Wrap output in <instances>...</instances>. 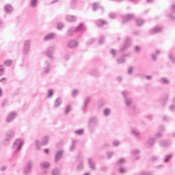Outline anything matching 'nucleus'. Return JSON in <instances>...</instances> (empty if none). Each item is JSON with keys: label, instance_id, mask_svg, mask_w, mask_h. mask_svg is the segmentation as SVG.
Masks as SVG:
<instances>
[{"label": "nucleus", "instance_id": "nucleus-59", "mask_svg": "<svg viewBox=\"0 0 175 175\" xmlns=\"http://www.w3.org/2000/svg\"><path fill=\"white\" fill-rule=\"evenodd\" d=\"M139 152H140V151L139 150H137V149H136V150L133 151V154L134 155H136V154H139Z\"/></svg>", "mask_w": 175, "mask_h": 175}, {"label": "nucleus", "instance_id": "nucleus-20", "mask_svg": "<svg viewBox=\"0 0 175 175\" xmlns=\"http://www.w3.org/2000/svg\"><path fill=\"white\" fill-rule=\"evenodd\" d=\"M88 163L90 169H92V170H95V163L94 162V160L92 159H88Z\"/></svg>", "mask_w": 175, "mask_h": 175}, {"label": "nucleus", "instance_id": "nucleus-6", "mask_svg": "<svg viewBox=\"0 0 175 175\" xmlns=\"http://www.w3.org/2000/svg\"><path fill=\"white\" fill-rule=\"evenodd\" d=\"M131 44H132V43L131 42V38L130 37H126L124 44L120 49V51H125V50H126V49H129V47H131Z\"/></svg>", "mask_w": 175, "mask_h": 175}, {"label": "nucleus", "instance_id": "nucleus-7", "mask_svg": "<svg viewBox=\"0 0 175 175\" xmlns=\"http://www.w3.org/2000/svg\"><path fill=\"white\" fill-rule=\"evenodd\" d=\"M32 169V161H29L27 163V165L24 168L23 173L25 174H28L29 173H31V170Z\"/></svg>", "mask_w": 175, "mask_h": 175}, {"label": "nucleus", "instance_id": "nucleus-37", "mask_svg": "<svg viewBox=\"0 0 175 175\" xmlns=\"http://www.w3.org/2000/svg\"><path fill=\"white\" fill-rule=\"evenodd\" d=\"M64 25L63 23H59L57 25V29H59V31H61V29H62V28H64Z\"/></svg>", "mask_w": 175, "mask_h": 175}, {"label": "nucleus", "instance_id": "nucleus-34", "mask_svg": "<svg viewBox=\"0 0 175 175\" xmlns=\"http://www.w3.org/2000/svg\"><path fill=\"white\" fill-rule=\"evenodd\" d=\"M9 144H10V139L5 138V139L3 142V145L6 147L9 146Z\"/></svg>", "mask_w": 175, "mask_h": 175}, {"label": "nucleus", "instance_id": "nucleus-53", "mask_svg": "<svg viewBox=\"0 0 175 175\" xmlns=\"http://www.w3.org/2000/svg\"><path fill=\"white\" fill-rule=\"evenodd\" d=\"M132 73H133V68L129 67V70H128V74L129 75H132Z\"/></svg>", "mask_w": 175, "mask_h": 175}, {"label": "nucleus", "instance_id": "nucleus-4", "mask_svg": "<svg viewBox=\"0 0 175 175\" xmlns=\"http://www.w3.org/2000/svg\"><path fill=\"white\" fill-rule=\"evenodd\" d=\"M88 126L90 129L92 130L98 126V120L95 118H92L89 120Z\"/></svg>", "mask_w": 175, "mask_h": 175}, {"label": "nucleus", "instance_id": "nucleus-39", "mask_svg": "<svg viewBox=\"0 0 175 175\" xmlns=\"http://www.w3.org/2000/svg\"><path fill=\"white\" fill-rule=\"evenodd\" d=\"M77 2V0H71V8H72V9H75Z\"/></svg>", "mask_w": 175, "mask_h": 175}, {"label": "nucleus", "instance_id": "nucleus-36", "mask_svg": "<svg viewBox=\"0 0 175 175\" xmlns=\"http://www.w3.org/2000/svg\"><path fill=\"white\" fill-rule=\"evenodd\" d=\"M59 173H61V171L59 169H55L52 171L53 175H59Z\"/></svg>", "mask_w": 175, "mask_h": 175}, {"label": "nucleus", "instance_id": "nucleus-61", "mask_svg": "<svg viewBox=\"0 0 175 175\" xmlns=\"http://www.w3.org/2000/svg\"><path fill=\"white\" fill-rule=\"evenodd\" d=\"M111 54H112V55H113V57H116V50L111 49Z\"/></svg>", "mask_w": 175, "mask_h": 175}, {"label": "nucleus", "instance_id": "nucleus-60", "mask_svg": "<svg viewBox=\"0 0 175 175\" xmlns=\"http://www.w3.org/2000/svg\"><path fill=\"white\" fill-rule=\"evenodd\" d=\"M171 10L173 12V13H175V4L171 6Z\"/></svg>", "mask_w": 175, "mask_h": 175}, {"label": "nucleus", "instance_id": "nucleus-47", "mask_svg": "<svg viewBox=\"0 0 175 175\" xmlns=\"http://www.w3.org/2000/svg\"><path fill=\"white\" fill-rule=\"evenodd\" d=\"M99 44H102L103 43H105V37L101 36L98 40Z\"/></svg>", "mask_w": 175, "mask_h": 175}, {"label": "nucleus", "instance_id": "nucleus-55", "mask_svg": "<svg viewBox=\"0 0 175 175\" xmlns=\"http://www.w3.org/2000/svg\"><path fill=\"white\" fill-rule=\"evenodd\" d=\"M152 161H158L159 159V157L158 156H153L151 158Z\"/></svg>", "mask_w": 175, "mask_h": 175}, {"label": "nucleus", "instance_id": "nucleus-5", "mask_svg": "<svg viewBox=\"0 0 175 175\" xmlns=\"http://www.w3.org/2000/svg\"><path fill=\"white\" fill-rule=\"evenodd\" d=\"M55 49H54V46H50L49 49L46 51V55L49 58V59H53L54 58V51Z\"/></svg>", "mask_w": 175, "mask_h": 175}, {"label": "nucleus", "instance_id": "nucleus-40", "mask_svg": "<svg viewBox=\"0 0 175 175\" xmlns=\"http://www.w3.org/2000/svg\"><path fill=\"white\" fill-rule=\"evenodd\" d=\"M110 109H104V116H105V117H107V116H109L110 114Z\"/></svg>", "mask_w": 175, "mask_h": 175}, {"label": "nucleus", "instance_id": "nucleus-41", "mask_svg": "<svg viewBox=\"0 0 175 175\" xmlns=\"http://www.w3.org/2000/svg\"><path fill=\"white\" fill-rule=\"evenodd\" d=\"M91 74L92 75V76H94L95 77H98V76H99V72L96 70H93L91 72Z\"/></svg>", "mask_w": 175, "mask_h": 175}, {"label": "nucleus", "instance_id": "nucleus-18", "mask_svg": "<svg viewBox=\"0 0 175 175\" xmlns=\"http://www.w3.org/2000/svg\"><path fill=\"white\" fill-rule=\"evenodd\" d=\"M172 143L169 141H161L159 142V145L161 147H170Z\"/></svg>", "mask_w": 175, "mask_h": 175}, {"label": "nucleus", "instance_id": "nucleus-35", "mask_svg": "<svg viewBox=\"0 0 175 175\" xmlns=\"http://www.w3.org/2000/svg\"><path fill=\"white\" fill-rule=\"evenodd\" d=\"M84 169V165L83 163H79L77 167V170L80 171Z\"/></svg>", "mask_w": 175, "mask_h": 175}, {"label": "nucleus", "instance_id": "nucleus-30", "mask_svg": "<svg viewBox=\"0 0 175 175\" xmlns=\"http://www.w3.org/2000/svg\"><path fill=\"white\" fill-rule=\"evenodd\" d=\"M40 166L42 167V169H47V167L50 166V163L47 162H43L40 163Z\"/></svg>", "mask_w": 175, "mask_h": 175}, {"label": "nucleus", "instance_id": "nucleus-3", "mask_svg": "<svg viewBox=\"0 0 175 175\" xmlns=\"http://www.w3.org/2000/svg\"><path fill=\"white\" fill-rule=\"evenodd\" d=\"M23 144H24V141H23L21 139H17L14 143L13 148L14 150H16L17 151H19V150L21 149V147H23Z\"/></svg>", "mask_w": 175, "mask_h": 175}, {"label": "nucleus", "instance_id": "nucleus-1", "mask_svg": "<svg viewBox=\"0 0 175 175\" xmlns=\"http://www.w3.org/2000/svg\"><path fill=\"white\" fill-rule=\"evenodd\" d=\"M80 31H85V26H84V24L83 23H81L77 27H70L68 31V35L69 36H73V33H76V32Z\"/></svg>", "mask_w": 175, "mask_h": 175}, {"label": "nucleus", "instance_id": "nucleus-44", "mask_svg": "<svg viewBox=\"0 0 175 175\" xmlns=\"http://www.w3.org/2000/svg\"><path fill=\"white\" fill-rule=\"evenodd\" d=\"M52 95H54V91L51 89L48 91V98H51Z\"/></svg>", "mask_w": 175, "mask_h": 175}, {"label": "nucleus", "instance_id": "nucleus-9", "mask_svg": "<svg viewBox=\"0 0 175 175\" xmlns=\"http://www.w3.org/2000/svg\"><path fill=\"white\" fill-rule=\"evenodd\" d=\"M135 15L129 14L123 17L122 24H125V23H129L131 20L133 19Z\"/></svg>", "mask_w": 175, "mask_h": 175}, {"label": "nucleus", "instance_id": "nucleus-54", "mask_svg": "<svg viewBox=\"0 0 175 175\" xmlns=\"http://www.w3.org/2000/svg\"><path fill=\"white\" fill-rule=\"evenodd\" d=\"M113 144L114 147H118V146H120V142L118 141H113Z\"/></svg>", "mask_w": 175, "mask_h": 175}, {"label": "nucleus", "instance_id": "nucleus-32", "mask_svg": "<svg viewBox=\"0 0 175 175\" xmlns=\"http://www.w3.org/2000/svg\"><path fill=\"white\" fill-rule=\"evenodd\" d=\"M159 82H160L161 84H169V79H167V78H161V79L159 80Z\"/></svg>", "mask_w": 175, "mask_h": 175}, {"label": "nucleus", "instance_id": "nucleus-58", "mask_svg": "<svg viewBox=\"0 0 175 175\" xmlns=\"http://www.w3.org/2000/svg\"><path fill=\"white\" fill-rule=\"evenodd\" d=\"M135 51L137 53H140V47H139L138 46H136L135 48Z\"/></svg>", "mask_w": 175, "mask_h": 175}, {"label": "nucleus", "instance_id": "nucleus-31", "mask_svg": "<svg viewBox=\"0 0 175 175\" xmlns=\"http://www.w3.org/2000/svg\"><path fill=\"white\" fill-rule=\"evenodd\" d=\"M48 143H49V137H44V138H42V146H47Z\"/></svg>", "mask_w": 175, "mask_h": 175}, {"label": "nucleus", "instance_id": "nucleus-28", "mask_svg": "<svg viewBox=\"0 0 175 175\" xmlns=\"http://www.w3.org/2000/svg\"><path fill=\"white\" fill-rule=\"evenodd\" d=\"M90 100H91V98L86 97L84 100V105L83 107L85 109L88 106V103H90Z\"/></svg>", "mask_w": 175, "mask_h": 175}, {"label": "nucleus", "instance_id": "nucleus-62", "mask_svg": "<svg viewBox=\"0 0 175 175\" xmlns=\"http://www.w3.org/2000/svg\"><path fill=\"white\" fill-rule=\"evenodd\" d=\"M100 170H102V172H106V170H107V167L106 166L102 167L100 168Z\"/></svg>", "mask_w": 175, "mask_h": 175}, {"label": "nucleus", "instance_id": "nucleus-38", "mask_svg": "<svg viewBox=\"0 0 175 175\" xmlns=\"http://www.w3.org/2000/svg\"><path fill=\"white\" fill-rule=\"evenodd\" d=\"M124 62H125V57H124L123 56L120 59H117L118 64H124Z\"/></svg>", "mask_w": 175, "mask_h": 175}, {"label": "nucleus", "instance_id": "nucleus-45", "mask_svg": "<svg viewBox=\"0 0 175 175\" xmlns=\"http://www.w3.org/2000/svg\"><path fill=\"white\" fill-rule=\"evenodd\" d=\"M5 66H10V65H12V60H6L5 62H4Z\"/></svg>", "mask_w": 175, "mask_h": 175}, {"label": "nucleus", "instance_id": "nucleus-25", "mask_svg": "<svg viewBox=\"0 0 175 175\" xmlns=\"http://www.w3.org/2000/svg\"><path fill=\"white\" fill-rule=\"evenodd\" d=\"M5 10L7 12V13H10V12H13V7L8 4L5 6Z\"/></svg>", "mask_w": 175, "mask_h": 175}, {"label": "nucleus", "instance_id": "nucleus-17", "mask_svg": "<svg viewBox=\"0 0 175 175\" xmlns=\"http://www.w3.org/2000/svg\"><path fill=\"white\" fill-rule=\"evenodd\" d=\"M162 31V27H156L152 30L150 31V35H154V33H158L159 32Z\"/></svg>", "mask_w": 175, "mask_h": 175}, {"label": "nucleus", "instance_id": "nucleus-64", "mask_svg": "<svg viewBox=\"0 0 175 175\" xmlns=\"http://www.w3.org/2000/svg\"><path fill=\"white\" fill-rule=\"evenodd\" d=\"M124 58V57H131V53H126L122 56Z\"/></svg>", "mask_w": 175, "mask_h": 175}, {"label": "nucleus", "instance_id": "nucleus-14", "mask_svg": "<svg viewBox=\"0 0 175 175\" xmlns=\"http://www.w3.org/2000/svg\"><path fill=\"white\" fill-rule=\"evenodd\" d=\"M13 137H14V131H13L12 130H9L8 131H7L5 138L12 140Z\"/></svg>", "mask_w": 175, "mask_h": 175}, {"label": "nucleus", "instance_id": "nucleus-16", "mask_svg": "<svg viewBox=\"0 0 175 175\" xmlns=\"http://www.w3.org/2000/svg\"><path fill=\"white\" fill-rule=\"evenodd\" d=\"M55 33H51L45 36L44 40H53V39H55Z\"/></svg>", "mask_w": 175, "mask_h": 175}, {"label": "nucleus", "instance_id": "nucleus-49", "mask_svg": "<svg viewBox=\"0 0 175 175\" xmlns=\"http://www.w3.org/2000/svg\"><path fill=\"white\" fill-rule=\"evenodd\" d=\"M5 73V70L3 68V66H0V76H2Z\"/></svg>", "mask_w": 175, "mask_h": 175}, {"label": "nucleus", "instance_id": "nucleus-19", "mask_svg": "<svg viewBox=\"0 0 175 175\" xmlns=\"http://www.w3.org/2000/svg\"><path fill=\"white\" fill-rule=\"evenodd\" d=\"M173 158V154H166L164 157L163 162L164 163H169V161Z\"/></svg>", "mask_w": 175, "mask_h": 175}, {"label": "nucleus", "instance_id": "nucleus-13", "mask_svg": "<svg viewBox=\"0 0 175 175\" xmlns=\"http://www.w3.org/2000/svg\"><path fill=\"white\" fill-rule=\"evenodd\" d=\"M77 41L71 40L68 42V47H69V49H75V47H77Z\"/></svg>", "mask_w": 175, "mask_h": 175}, {"label": "nucleus", "instance_id": "nucleus-51", "mask_svg": "<svg viewBox=\"0 0 175 175\" xmlns=\"http://www.w3.org/2000/svg\"><path fill=\"white\" fill-rule=\"evenodd\" d=\"M119 172L120 173H126V170H125L124 167H120L119 168Z\"/></svg>", "mask_w": 175, "mask_h": 175}, {"label": "nucleus", "instance_id": "nucleus-27", "mask_svg": "<svg viewBox=\"0 0 175 175\" xmlns=\"http://www.w3.org/2000/svg\"><path fill=\"white\" fill-rule=\"evenodd\" d=\"M30 6H31V8H36V6H38V0H31Z\"/></svg>", "mask_w": 175, "mask_h": 175}, {"label": "nucleus", "instance_id": "nucleus-52", "mask_svg": "<svg viewBox=\"0 0 175 175\" xmlns=\"http://www.w3.org/2000/svg\"><path fill=\"white\" fill-rule=\"evenodd\" d=\"M118 163H119L120 165H122V163H125V159H120V160H118Z\"/></svg>", "mask_w": 175, "mask_h": 175}, {"label": "nucleus", "instance_id": "nucleus-12", "mask_svg": "<svg viewBox=\"0 0 175 175\" xmlns=\"http://www.w3.org/2000/svg\"><path fill=\"white\" fill-rule=\"evenodd\" d=\"M155 143V139L154 138H150L147 140L146 143V146L148 148H151L154 146Z\"/></svg>", "mask_w": 175, "mask_h": 175}, {"label": "nucleus", "instance_id": "nucleus-42", "mask_svg": "<svg viewBox=\"0 0 175 175\" xmlns=\"http://www.w3.org/2000/svg\"><path fill=\"white\" fill-rule=\"evenodd\" d=\"M75 133L76 135H83V133H84V130H83V129L77 130L75 131Z\"/></svg>", "mask_w": 175, "mask_h": 175}, {"label": "nucleus", "instance_id": "nucleus-29", "mask_svg": "<svg viewBox=\"0 0 175 175\" xmlns=\"http://www.w3.org/2000/svg\"><path fill=\"white\" fill-rule=\"evenodd\" d=\"M61 103H62V100H61V98H57L54 103V107H58Z\"/></svg>", "mask_w": 175, "mask_h": 175}, {"label": "nucleus", "instance_id": "nucleus-46", "mask_svg": "<svg viewBox=\"0 0 175 175\" xmlns=\"http://www.w3.org/2000/svg\"><path fill=\"white\" fill-rule=\"evenodd\" d=\"M71 107L70 105H68L66 107L65 114H68L69 111H70Z\"/></svg>", "mask_w": 175, "mask_h": 175}, {"label": "nucleus", "instance_id": "nucleus-63", "mask_svg": "<svg viewBox=\"0 0 175 175\" xmlns=\"http://www.w3.org/2000/svg\"><path fill=\"white\" fill-rule=\"evenodd\" d=\"M161 136H162V134L161 133H157L155 134L156 137H161Z\"/></svg>", "mask_w": 175, "mask_h": 175}, {"label": "nucleus", "instance_id": "nucleus-33", "mask_svg": "<svg viewBox=\"0 0 175 175\" xmlns=\"http://www.w3.org/2000/svg\"><path fill=\"white\" fill-rule=\"evenodd\" d=\"M136 23H137V25L138 27H140V26L143 25V24H144V21L143 19L139 18V19L136 20Z\"/></svg>", "mask_w": 175, "mask_h": 175}, {"label": "nucleus", "instance_id": "nucleus-24", "mask_svg": "<svg viewBox=\"0 0 175 175\" xmlns=\"http://www.w3.org/2000/svg\"><path fill=\"white\" fill-rule=\"evenodd\" d=\"M46 66L44 68V73H49L50 72V69H51V68L50 67V64H49L48 62H46Z\"/></svg>", "mask_w": 175, "mask_h": 175}, {"label": "nucleus", "instance_id": "nucleus-43", "mask_svg": "<svg viewBox=\"0 0 175 175\" xmlns=\"http://www.w3.org/2000/svg\"><path fill=\"white\" fill-rule=\"evenodd\" d=\"M77 94H79V90H74L72 92V96L75 98L76 97V95H77Z\"/></svg>", "mask_w": 175, "mask_h": 175}, {"label": "nucleus", "instance_id": "nucleus-23", "mask_svg": "<svg viewBox=\"0 0 175 175\" xmlns=\"http://www.w3.org/2000/svg\"><path fill=\"white\" fill-rule=\"evenodd\" d=\"M77 144V140L74 139L72 142V144L70 147V151H75V149L76 148V144Z\"/></svg>", "mask_w": 175, "mask_h": 175}, {"label": "nucleus", "instance_id": "nucleus-50", "mask_svg": "<svg viewBox=\"0 0 175 175\" xmlns=\"http://www.w3.org/2000/svg\"><path fill=\"white\" fill-rule=\"evenodd\" d=\"M36 150H40V144L39 143V140L36 141Z\"/></svg>", "mask_w": 175, "mask_h": 175}, {"label": "nucleus", "instance_id": "nucleus-48", "mask_svg": "<svg viewBox=\"0 0 175 175\" xmlns=\"http://www.w3.org/2000/svg\"><path fill=\"white\" fill-rule=\"evenodd\" d=\"M152 172H142L139 175H152Z\"/></svg>", "mask_w": 175, "mask_h": 175}, {"label": "nucleus", "instance_id": "nucleus-26", "mask_svg": "<svg viewBox=\"0 0 175 175\" xmlns=\"http://www.w3.org/2000/svg\"><path fill=\"white\" fill-rule=\"evenodd\" d=\"M131 133L132 135H133L134 136H135L136 137H138V136H139L140 135V133L137 131V129H133L132 131H131Z\"/></svg>", "mask_w": 175, "mask_h": 175}, {"label": "nucleus", "instance_id": "nucleus-21", "mask_svg": "<svg viewBox=\"0 0 175 175\" xmlns=\"http://www.w3.org/2000/svg\"><path fill=\"white\" fill-rule=\"evenodd\" d=\"M105 24H106V21L100 19V20L96 21V25H97V27H103Z\"/></svg>", "mask_w": 175, "mask_h": 175}, {"label": "nucleus", "instance_id": "nucleus-11", "mask_svg": "<svg viewBox=\"0 0 175 175\" xmlns=\"http://www.w3.org/2000/svg\"><path fill=\"white\" fill-rule=\"evenodd\" d=\"M16 118V112H12L8 114L6 119V122H12Z\"/></svg>", "mask_w": 175, "mask_h": 175}, {"label": "nucleus", "instance_id": "nucleus-15", "mask_svg": "<svg viewBox=\"0 0 175 175\" xmlns=\"http://www.w3.org/2000/svg\"><path fill=\"white\" fill-rule=\"evenodd\" d=\"M76 20H77L76 16L67 15L66 16V21H68V23H73V21H76Z\"/></svg>", "mask_w": 175, "mask_h": 175}, {"label": "nucleus", "instance_id": "nucleus-22", "mask_svg": "<svg viewBox=\"0 0 175 175\" xmlns=\"http://www.w3.org/2000/svg\"><path fill=\"white\" fill-rule=\"evenodd\" d=\"M92 9L94 12H96V10H98L99 9H101V10H103V8H101L100 5H99V4L96 3H93Z\"/></svg>", "mask_w": 175, "mask_h": 175}, {"label": "nucleus", "instance_id": "nucleus-8", "mask_svg": "<svg viewBox=\"0 0 175 175\" xmlns=\"http://www.w3.org/2000/svg\"><path fill=\"white\" fill-rule=\"evenodd\" d=\"M64 155V150H59L56 152L55 157V163H58V161H61V158H62Z\"/></svg>", "mask_w": 175, "mask_h": 175}, {"label": "nucleus", "instance_id": "nucleus-10", "mask_svg": "<svg viewBox=\"0 0 175 175\" xmlns=\"http://www.w3.org/2000/svg\"><path fill=\"white\" fill-rule=\"evenodd\" d=\"M31 42L29 40H26L24 44L23 53L24 54H27L29 51V46Z\"/></svg>", "mask_w": 175, "mask_h": 175}, {"label": "nucleus", "instance_id": "nucleus-56", "mask_svg": "<svg viewBox=\"0 0 175 175\" xmlns=\"http://www.w3.org/2000/svg\"><path fill=\"white\" fill-rule=\"evenodd\" d=\"M109 17H110V18H116V14L111 12L109 14Z\"/></svg>", "mask_w": 175, "mask_h": 175}, {"label": "nucleus", "instance_id": "nucleus-57", "mask_svg": "<svg viewBox=\"0 0 175 175\" xmlns=\"http://www.w3.org/2000/svg\"><path fill=\"white\" fill-rule=\"evenodd\" d=\"M113 152H107L109 159H110V158H111V157H113Z\"/></svg>", "mask_w": 175, "mask_h": 175}, {"label": "nucleus", "instance_id": "nucleus-2", "mask_svg": "<svg viewBox=\"0 0 175 175\" xmlns=\"http://www.w3.org/2000/svg\"><path fill=\"white\" fill-rule=\"evenodd\" d=\"M122 94L125 99L126 106L127 107L135 108V105H133V100H132L131 98L128 97V95H129V92H128L127 91H123L122 92Z\"/></svg>", "mask_w": 175, "mask_h": 175}]
</instances>
